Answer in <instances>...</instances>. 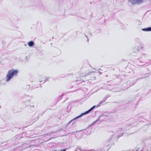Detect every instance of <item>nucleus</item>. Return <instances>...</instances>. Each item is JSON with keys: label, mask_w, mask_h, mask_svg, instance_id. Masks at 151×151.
Masks as SVG:
<instances>
[{"label": "nucleus", "mask_w": 151, "mask_h": 151, "mask_svg": "<svg viewBox=\"0 0 151 151\" xmlns=\"http://www.w3.org/2000/svg\"><path fill=\"white\" fill-rule=\"evenodd\" d=\"M143 31H151V27H150L147 28H143L142 29Z\"/></svg>", "instance_id": "4"}, {"label": "nucleus", "mask_w": 151, "mask_h": 151, "mask_svg": "<svg viewBox=\"0 0 151 151\" xmlns=\"http://www.w3.org/2000/svg\"><path fill=\"white\" fill-rule=\"evenodd\" d=\"M95 107V106H93L92 107H91V109H89L87 111L85 112L84 113L82 114V115H81L79 116H78L76 117L74 119H73L72 120H74L78 118H79V117H81V116L82 115H84V114H88V113H89L90 112L92 109H93Z\"/></svg>", "instance_id": "2"}, {"label": "nucleus", "mask_w": 151, "mask_h": 151, "mask_svg": "<svg viewBox=\"0 0 151 151\" xmlns=\"http://www.w3.org/2000/svg\"><path fill=\"white\" fill-rule=\"evenodd\" d=\"M129 1L132 2L135 1L137 3H142L143 2V0H129Z\"/></svg>", "instance_id": "3"}, {"label": "nucleus", "mask_w": 151, "mask_h": 151, "mask_svg": "<svg viewBox=\"0 0 151 151\" xmlns=\"http://www.w3.org/2000/svg\"><path fill=\"white\" fill-rule=\"evenodd\" d=\"M34 42L32 41H31L29 42H28V45L29 46H32L34 45Z\"/></svg>", "instance_id": "5"}, {"label": "nucleus", "mask_w": 151, "mask_h": 151, "mask_svg": "<svg viewBox=\"0 0 151 151\" xmlns=\"http://www.w3.org/2000/svg\"><path fill=\"white\" fill-rule=\"evenodd\" d=\"M18 72V71L17 70L12 69L9 70L6 76V81H8L14 76L17 75Z\"/></svg>", "instance_id": "1"}, {"label": "nucleus", "mask_w": 151, "mask_h": 151, "mask_svg": "<svg viewBox=\"0 0 151 151\" xmlns=\"http://www.w3.org/2000/svg\"><path fill=\"white\" fill-rule=\"evenodd\" d=\"M61 150L62 151H65L66 150V149H64L63 150Z\"/></svg>", "instance_id": "6"}]
</instances>
